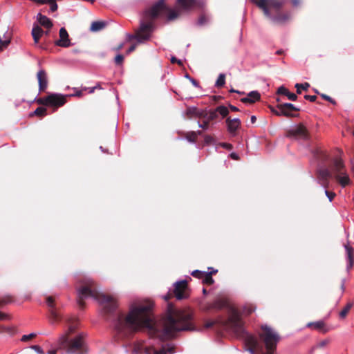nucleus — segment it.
Wrapping results in <instances>:
<instances>
[{"label":"nucleus","mask_w":354,"mask_h":354,"mask_svg":"<svg viewBox=\"0 0 354 354\" xmlns=\"http://www.w3.org/2000/svg\"><path fill=\"white\" fill-rule=\"evenodd\" d=\"M206 113H205L204 111L197 109L195 116L198 117V118H206Z\"/></svg>","instance_id":"79ce46f5"},{"label":"nucleus","mask_w":354,"mask_h":354,"mask_svg":"<svg viewBox=\"0 0 354 354\" xmlns=\"http://www.w3.org/2000/svg\"><path fill=\"white\" fill-rule=\"evenodd\" d=\"M178 5L181 8L188 10L199 4L197 0H177Z\"/></svg>","instance_id":"6ab92c4d"},{"label":"nucleus","mask_w":354,"mask_h":354,"mask_svg":"<svg viewBox=\"0 0 354 354\" xmlns=\"http://www.w3.org/2000/svg\"><path fill=\"white\" fill-rule=\"evenodd\" d=\"M290 134L297 138L305 139L307 137L306 129L302 124L294 127L290 131Z\"/></svg>","instance_id":"4468645a"},{"label":"nucleus","mask_w":354,"mask_h":354,"mask_svg":"<svg viewBox=\"0 0 354 354\" xmlns=\"http://www.w3.org/2000/svg\"><path fill=\"white\" fill-rule=\"evenodd\" d=\"M230 157L234 159V160H238L239 159V156L237 153H230Z\"/></svg>","instance_id":"5fc2aeb1"},{"label":"nucleus","mask_w":354,"mask_h":354,"mask_svg":"<svg viewBox=\"0 0 354 354\" xmlns=\"http://www.w3.org/2000/svg\"><path fill=\"white\" fill-rule=\"evenodd\" d=\"M123 59H124V56L121 54H118L115 56L114 61L117 65H120V64H122Z\"/></svg>","instance_id":"c9c22d12"},{"label":"nucleus","mask_w":354,"mask_h":354,"mask_svg":"<svg viewBox=\"0 0 354 354\" xmlns=\"http://www.w3.org/2000/svg\"><path fill=\"white\" fill-rule=\"evenodd\" d=\"M261 98V95L257 91H252L248 93L247 96L241 98V101L243 103H254L255 102L259 100Z\"/></svg>","instance_id":"a211bd4d"},{"label":"nucleus","mask_w":354,"mask_h":354,"mask_svg":"<svg viewBox=\"0 0 354 354\" xmlns=\"http://www.w3.org/2000/svg\"><path fill=\"white\" fill-rule=\"evenodd\" d=\"M222 147L227 149H231L232 148V145L229 143H223Z\"/></svg>","instance_id":"603ef678"},{"label":"nucleus","mask_w":354,"mask_h":354,"mask_svg":"<svg viewBox=\"0 0 354 354\" xmlns=\"http://www.w3.org/2000/svg\"><path fill=\"white\" fill-rule=\"evenodd\" d=\"M305 99L310 101V102H315L317 99V97L315 95H306L304 96Z\"/></svg>","instance_id":"49530a36"},{"label":"nucleus","mask_w":354,"mask_h":354,"mask_svg":"<svg viewBox=\"0 0 354 354\" xmlns=\"http://www.w3.org/2000/svg\"><path fill=\"white\" fill-rule=\"evenodd\" d=\"M212 111H216V114L219 113L223 118L227 116L229 113L228 108L225 106H219L215 110H212Z\"/></svg>","instance_id":"bb28decb"},{"label":"nucleus","mask_w":354,"mask_h":354,"mask_svg":"<svg viewBox=\"0 0 354 354\" xmlns=\"http://www.w3.org/2000/svg\"><path fill=\"white\" fill-rule=\"evenodd\" d=\"M254 1L263 11L264 15L267 17L272 19L275 23H282L289 18L287 15L272 17L269 10V8H272L275 10H279L285 3V0H254Z\"/></svg>","instance_id":"20e7f679"},{"label":"nucleus","mask_w":354,"mask_h":354,"mask_svg":"<svg viewBox=\"0 0 354 354\" xmlns=\"http://www.w3.org/2000/svg\"><path fill=\"white\" fill-rule=\"evenodd\" d=\"M104 27L105 23L102 21H93L91 24L90 29L91 31L96 32L103 29Z\"/></svg>","instance_id":"a878e982"},{"label":"nucleus","mask_w":354,"mask_h":354,"mask_svg":"<svg viewBox=\"0 0 354 354\" xmlns=\"http://www.w3.org/2000/svg\"><path fill=\"white\" fill-rule=\"evenodd\" d=\"M279 108L280 113H283V115L287 117L293 116L292 111H299V108L291 103L279 104Z\"/></svg>","instance_id":"ddd939ff"},{"label":"nucleus","mask_w":354,"mask_h":354,"mask_svg":"<svg viewBox=\"0 0 354 354\" xmlns=\"http://www.w3.org/2000/svg\"><path fill=\"white\" fill-rule=\"evenodd\" d=\"M207 21V19L205 16H201L197 21L198 25L203 26L204 25Z\"/></svg>","instance_id":"a19ab883"},{"label":"nucleus","mask_w":354,"mask_h":354,"mask_svg":"<svg viewBox=\"0 0 354 354\" xmlns=\"http://www.w3.org/2000/svg\"><path fill=\"white\" fill-rule=\"evenodd\" d=\"M55 44L64 48L68 47L71 45L68 34L64 28H60L59 39L55 41Z\"/></svg>","instance_id":"9d476101"},{"label":"nucleus","mask_w":354,"mask_h":354,"mask_svg":"<svg viewBox=\"0 0 354 354\" xmlns=\"http://www.w3.org/2000/svg\"><path fill=\"white\" fill-rule=\"evenodd\" d=\"M217 118L216 111H210L207 113H206V118H205V121L202 123L198 122V125L200 128H202L205 130H207L209 129V122L212 120H215Z\"/></svg>","instance_id":"f3484780"},{"label":"nucleus","mask_w":354,"mask_h":354,"mask_svg":"<svg viewBox=\"0 0 354 354\" xmlns=\"http://www.w3.org/2000/svg\"><path fill=\"white\" fill-rule=\"evenodd\" d=\"M179 12L176 10H170L168 14L167 19L169 21L174 20L178 17Z\"/></svg>","instance_id":"2f4dec72"},{"label":"nucleus","mask_w":354,"mask_h":354,"mask_svg":"<svg viewBox=\"0 0 354 354\" xmlns=\"http://www.w3.org/2000/svg\"><path fill=\"white\" fill-rule=\"evenodd\" d=\"M229 107H230V110L232 111H239V109L236 106H235L230 105Z\"/></svg>","instance_id":"e2e57ef3"},{"label":"nucleus","mask_w":354,"mask_h":354,"mask_svg":"<svg viewBox=\"0 0 354 354\" xmlns=\"http://www.w3.org/2000/svg\"><path fill=\"white\" fill-rule=\"evenodd\" d=\"M204 140H205V142L206 144H210L211 142H213L214 139L212 136H205V138H204Z\"/></svg>","instance_id":"a18cd8bd"},{"label":"nucleus","mask_w":354,"mask_h":354,"mask_svg":"<svg viewBox=\"0 0 354 354\" xmlns=\"http://www.w3.org/2000/svg\"><path fill=\"white\" fill-rule=\"evenodd\" d=\"M197 108L196 106H189L187 108L185 112L184 113L183 115L185 116V115H187L189 118H191L192 116H195L196 113V111H197Z\"/></svg>","instance_id":"cd10ccee"},{"label":"nucleus","mask_w":354,"mask_h":354,"mask_svg":"<svg viewBox=\"0 0 354 354\" xmlns=\"http://www.w3.org/2000/svg\"><path fill=\"white\" fill-rule=\"evenodd\" d=\"M344 248L346 250V256L348 259V265L347 269L349 270L353 264V249L348 244L344 245Z\"/></svg>","instance_id":"412c9836"},{"label":"nucleus","mask_w":354,"mask_h":354,"mask_svg":"<svg viewBox=\"0 0 354 354\" xmlns=\"http://www.w3.org/2000/svg\"><path fill=\"white\" fill-rule=\"evenodd\" d=\"M312 326H313L317 329H320L323 327L324 322H310L307 324L308 327H310Z\"/></svg>","instance_id":"f704fd0d"},{"label":"nucleus","mask_w":354,"mask_h":354,"mask_svg":"<svg viewBox=\"0 0 354 354\" xmlns=\"http://www.w3.org/2000/svg\"><path fill=\"white\" fill-rule=\"evenodd\" d=\"M142 350L145 351L146 354H166L167 352L173 353V348L169 345H167V347H162V348L158 350L154 348L153 345L148 346L140 344L138 346H136L134 351L138 353Z\"/></svg>","instance_id":"423d86ee"},{"label":"nucleus","mask_w":354,"mask_h":354,"mask_svg":"<svg viewBox=\"0 0 354 354\" xmlns=\"http://www.w3.org/2000/svg\"><path fill=\"white\" fill-rule=\"evenodd\" d=\"M48 96L46 97H41V98H39L37 100V102L40 104H43V105H46V106H48Z\"/></svg>","instance_id":"4c0bfd02"},{"label":"nucleus","mask_w":354,"mask_h":354,"mask_svg":"<svg viewBox=\"0 0 354 354\" xmlns=\"http://www.w3.org/2000/svg\"><path fill=\"white\" fill-rule=\"evenodd\" d=\"M174 294L178 300H181L186 297L185 290L187 288V281L181 280L174 283Z\"/></svg>","instance_id":"6e6552de"},{"label":"nucleus","mask_w":354,"mask_h":354,"mask_svg":"<svg viewBox=\"0 0 354 354\" xmlns=\"http://www.w3.org/2000/svg\"><path fill=\"white\" fill-rule=\"evenodd\" d=\"M225 83V75L223 73H221L215 83V86L217 87L223 86Z\"/></svg>","instance_id":"c756f323"},{"label":"nucleus","mask_w":354,"mask_h":354,"mask_svg":"<svg viewBox=\"0 0 354 354\" xmlns=\"http://www.w3.org/2000/svg\"><path fill=\"white\" fill-rule=\"evenodd\" d=\"M46 113V109L42 106L38 107L34 111L33 114L37 115H45Z\"/></svg>","instance_id":"473e14b6"},{"label":"nucleus","mask_w":354,"mask_h":354,"mask_svg":"<svg viewBox=\"0 0 354 354\" xmlns=\"http://www.w3.org/2000/svg\"><path fill=\"white\" fill-rule=\"evenodd\" d=\"M96 89V86H93V87H91V88H88V92L89 93H93L95 90Z\"/></svg>","instance_id":"0e129e2a"},{"label":"nucleus","mask_w":354,"mask_h":354,"mask_svg":"<svg viewBox=\"0 0 354 354\" xmlns=\"http://www.w3.org/2000/svg\"><path fill=\"white\" fill-rule=\"evenodd\" d=\"M202 279L207 283H212L213 282V280L211 281L210 279H206L205 277H203Z\"/></svg>","instance_id":"69168bd1"},{"label":"nucleus","mask_w":354,"mask_h":354,"mask_svg":"<svg viewBox=\"0 0 354 354\" xmlns=\"http://www.w3.org/2000/svg\"><path fill=\"white\" fill-rule=\"evenodd\" d=\"M37 78L40 91H44L48 86V77L44 70L41 69L37 72Z\"/></svg>","instance_id":"2eb2a0df"},{"label":"nucleus","mask_w":354,"mask_h":354,"mask_svg":"<svg viewBox=\"0 0 354 354\" xmlns=\"http://www.w3.org/2000/svg\"><path fill=\"white\" fill-rule=\"evenodd\" d=\"M68 95H64L59 93H52L48 95V106L59 107L64 105L66 103V97Z\"/></svg>","instance_id":"1a4fd4ad"},{"label":"nucleus","mask_w":354,"mask_h":354,"mask_svg":"<svg viewBox=\"0 0 354 354\" xmlns=\"http://www.w3.org/2000/svg\"><path fill=\"white\" fill-rule=\"evenodd\" d=\"M192 275L198 279H203V277H205L206 279H210L212 281V277L209 276V274H206L205 272L200 271L198 270H194L192 272Z\"/></svg>","instance_id":"393cba45"},{"label":"nucleus","mask_w":354,"mask_h":354,"mask_svg":"<svg viewBox=\"0 0 354 354\" xmlns=\"http://www.w3.org/2000/svg\"><path fill=\"white\" fill-rule=\"evenodd\" d=\"M31 348L33 349L37 354H44V352L39 346L34 345L31 346Z\"/></svg>","instance_id":"58836bf2"},{"label":"nucleus","mask_w":354,"mask_h":354,"mask_svg":"<svg viewBox=\"0 0 354 354\" xmlns=\"http://www.w3.org/2000/svg\"><path fill=\"white\" fill-rule=\"evenodd\" d=\"M75 329V326L73 325H71L67 332H66L64 334L62 335L58 340V343L60 346H64L68 341V334L71 333H73Z\"/></svg>","instance_id":"b1692460"},{"label":"nucleus","mask_w":354,"mask_h":354,"mask_svg":"<svg viewBox=\"0 0 354 354\" xmlns=\"http://www.w3.org/2000/svg\"><path fill=\"white\" fill-rule=\"evenodd\" d=\"M63 346L67 347L68 353L75 354L77 351L82 350L84 346L82 337L77 336L70 342L68 340Z\"/></svg>","instance_id":"0eeeda50"},{"label":"nucleus","mask_w":354,"mask_h":354,"mask_svg":"<svg viewBox=\"0 0 354 354\" xmlns=\"http://www.w3.org/2000/svg\"><path fill=\"white\" fill-rule=\"evenodd\" d=\"M46 3L50 4V10L51 12H55L57 10L58 6L55 0H49L48 1H46Z\"/></svg>","instance_id":"72a5a7b5"},{"label":"nucleus","mask_w":354,"mask_h":354,"mask_svg":"<svg viewBox=\"0 0 354 354\" xmlns=\"http://www.w3.org/2000/svg\"><path fill=\"white\" fill-rule=\"evenodd\" d=\"M81 286L77 289V302L83 306L84 300L92 298L101 306L103 313L112 315L110 321L116 333L121 337H127L132 333L146 328L153 338L163 342L174 337L176 333L183 330H192V312L189 309H176L168 304L167 315L162 321V330L156 328L152 313L153 303L150 301L135 302L130 306L129 313H115L118 307L115 299L96 290H92L93 280L89 277L80 279Z\"/></svg>","instance_id":"f257e3e1"},{"label":"nucleus","mask_w":354,"mask_h":354,"mask_svg":"<svg viewBox=\"0 0 354 354\" xmlns=\"http://www.w3.org/2000/svg\"><path fill=\"white\" fill-rule=\"evenodd\" d=\"M277 93L287 96L288 98L292 101H295L297 99V96L295 93H290L286 87L283 86L278 88Z\"/></svg>","instance_id":"4be33fe9"},{"label":"nucleus","mask_w":354,"mask_h":354,"mask_svg":"<svg viewBox=\"0 0 354 354\" xmlns=\"http://www.w3.org/2000/svg\"><path fill=\"white\" fill-rule=\"evenodd\" d=\"M318 178L319 183L322 184V185L326 188L328 185V179L332 176V172H330L327 168H321L318 169Z\"/></svg>","instance_id":"9b49d317"},{"label":"nucleus","mask_w":354,"mask_h":354,"mask_svg":"<svg viewBox=\"0 0 354 354\" xmlns=\"http://www.w3.org/2000/svg\"><path fill=\"white\" fill-rule=\"evenodd\" d=\"M294 6H297L300 3V0H292Z\"/></svg>","instance_id":"680f3d73"},{"label":"nucleus","mask_w":354,"mask_h":354,"mask_svg":"<svg viewBox=\"0 0 354 354\" xmlns=\"http://www.w3.org/2000/svg\"><path fill=\"white\" fill-rule=\"evenodd\" d=\"M37 20L41 26L45 28H50L53 26V23L50 19L46 16L41 15V13H38L37 15Z\"/></svg>","instance_id":"aec40b11"},{"label":"nucleus","mask_w":354,"mask_h":354,"mask_svg":"<svg viewBox=\"0 0 354 354\" xmlns=\"http://www.w3.org/2000/svg\"><path fill=\"white\" fill-rule=\"evenodd\" d=\"M43 33L44 30L38 25H34L31 34L35 44L39 42V39Z\"/></svg>","instance_id":"5701e85b"},{"label":"nucleus","mask_w":354,"mask_h":354,"mask_svg":"<svg viewBox=\"0 0 354 354\" xmlns=\"http://www.w3.org/2000/svg\"><path fill=\"white\" fill-rule=\"evenodd\" d=\"M136 44H133V45H131V46L129 48V49L127 50V54L128 55V54L131 53V52H133V51L136 49Z\"/></svg>","instance_id":"3c124183"},{"label":"nucleus","mask_w":354,"mask_h":354,"mask_svg":"<svg viewBox=\"0 0 354 354\" xmlns=\"http://www.w3.org/2000/svg\"><path fill=\"white\" fill-rule=\"evenodd\" d=\"M345 282H346L345 279H343L342 280V284H341V290H342V292H344L345 290Z\"/></svg>","instance_id":"864d4df0"},{"label":"nucleus","mask_w":354,"mask_h":354,"mask_svg":"<svg viewBox=\"0 0 354 354\" xmlns=\"http://www.w3.org/2000/svg\"><path fill=\"white\" fill-rule=\"evenodd\" d=\"M271 111L277 115H283V113H280L279 104L277 106L276 109H272Z\"/></svg>","instance_id":"c03bdc74"},{"label":"nucleus","mask_w":354,"mask_h":354,"mask_svg":"<svg viewBox=\"0 0 354 354\" xmlns=\"http://www.w3.org/2000/svg\"><path fill=\"white\" fill-rule=\"evenodd\" d=\"M196 137V133L192 131L189 133V135L187 137V139L189 142H194Z\"/></svg>","instance_id":"e433bc0d"},{"label":"nucleus","mask_w":354,"mask_h":354,"mask_svg":"<svg viewBox=\"0 0 354 354\" xmlns=\"http://www.w3.org/2000/svg\"><path fill=\"white\" fill-rule=\"evenodd\" d=\"M46 304L49 308L51 322L54 323L57 321L60 317L55 306L54 299L52 297H48L46 299Z\"/></svg>","instance_id":"f8f14e48"},{"label":"nucleus","mask_w":354,"mask_h":354,"mask_svg":"<svg viewBox=\"0 0 354 354\" xmlns=\"http://www.w3.org/2000/svg\"><path fill=\"white\" fill-rule=\"evenodd\" d=\"M310 86V84L307 82L304 83V84H295V87L297 88V93H301V90L300 89H303V90H307Z\"/></svg>","instance_id":"7c9ffc66"},{"label":"nucleus","mask_w":354,"mask_h":354,"mask_svg":"<svg viewBox=\"0 0 354 354\" xmlns=\"http://www.w3.org/2000/svg\"><path fill=\"white\" fill-rule=\"evenodd\" d=\"M352 306H353L352 302L348 303L346 304V306L340 311L339 317L342 319H344L346 316L348 312L350 310V309L351 308Z\"/></svg>","instance_id":"c85d7f7f"},{"label":"nucleus","mask_w":354,"mask_h":354,"mask_svg":"<svg viewBox=\"0 0 354 354\" xmlns=\"http://www.w3.org/2000/svg\"><path fill=\"white\" fill-rule=\"evenodd\" d=\"M227 324L228 327L236 335L242 336L244 338L245 344L248 347L246 348V351L251 354L263 351L262 346L260 345L258 339L254 336L245 332L240 314L234 308H232L230 310ZM261 328L263 332L260 335V337L265 344L267 351L266 354H274L273 351L279 340V335L267 325L262 326Z\"/></svg>","instance_id":"f03ea898"},{"label":"nucleus","mask_w":354,"mask_h":354,"mask_svg":"<svg viewBox=\"0 0 354 354\" xmlns=\"http://www.w3.org/2000/svg\"><path fill=\"white\" fill-rule=\"evenodd\" d=\"M226 124L230 133L235 135L236 130L240 127L241 120L239 118L231 119L228 118L226 119Z\"/></svg>","instance_id":"dca6fc26"},{"label":"nucleus","mask_w":354,"mask_h":354,"mask_svg":"<svg viewBox=\"0 0 354 354\" xmlns=\"http://www.w3.org/2000/svg\"><path fill=\"white\" fill-rule=\"evenodd\" d=\"M190 82L195 87H198V83L193 78H190Z\"/></svg>","instance_id":"6e6d98bb"},{"label":"nucleus","mask_w":354,"mask_h":354,"mask_svg":"<svg viewBox=\"0 0 354 354\" xmlns=\"http://www.w3.org/2000/svg\"><path fill=\"white\" fill-rule=\"evenodd\" d=\"M321 96L327 101H329L332 103H335L334 100L330 96L325 94H322Z\"/></svg>","instance_id":"8fccbe9b"},{"label":"nucleus","mask_w":354,"mask_h":354,"mask_svg":"<svg viewBox=\"0 0 354 354\" xmlns=\"http://www.w3.org/2000/svg\"><path fill=\"white\" fill-rule=\"evenodd\" d=\"M326 344H327L326 340L322 341L317 345V347H324Z\"/></svg>","instance_id":"4d7b16f0"},{"label":"nucleus","mask_w":354,"mask_h":354,"mask_svg":"<svg viewBox=\"0 0 354 354\" xmlns=\"http://www.w3.org/2000/svg\"><path fill=\"white\" fill-rule=\"evenodd\" d=\"M123 46H124V43H121L115 48H114V50L116 51H119L123 48Z\"/></svg>","instance_id":"13d9d810"},{"label":"nucleus","mask_w":354,"mask_h":354,"mask_svg":"<svg viewBox=\"0 0 354 354\" xmlns=\"http://www.w3.org/2000/svg\"><path fill=\"white\" fill-rule=\"evenodd\" d=\"M57 353V351L56 350H50V351H48L47 354H56Z\"/></svg>","instance_id":"774afa93"},{"label":"nucleus","mask_w":354,"mask_h":354,"mask_svg":"<svg viewBox=\"0 0 354 354\" xmlns=\"http://www.w3.org/2000/svg\"><path fill=\"white\" fill-rule=\"evenodd\" d=\"M170 297H171L170 294H167V295L163 296V299L166 301H168Z\"/></svg>","instance_id":"338daca9"},{"label":"nucleus","mask_w":354,"mask_h":354,"mask_svg":"<svg viewBox=\"0 0 354 354\" xmlns=\"http://www.w3.org/2000/svg\"><path fill=\"white\" fill-rule=\"evenodd\" d=\"M332 171L334 178L342 187L351 184V180L345 169L344 162L340 157L333 160Z\"/></svg>","instance_id":"39448f33"},{"label":"nucleus","mask_w":354,"mask_h":354,"mask_svg":"<svg viewBox=\"0 0 354 354\" xmlns=\"http://www.w3.org/2000/svg\"><path fill=\"white\" fill-rule=\"evenodd\" d=\"M164 0H159L150 9L144 12V20H141L140 28L136 30V40L138 43H144L148 41L153 30V24L149 19H153L159 14L166 10Z\"/></svg>","instance_id":"7ed1b4c3"},{"label":"nucleus","mask_w":354,"mask_h":354,"mask_svg":"<svg viewBox=\"0 0 354 354\" xmlns=\"http://www.w3.org/2000/svg\"><path fill=\"white\" fill-rule=\"evenodd\" d=\"M127 39L129 41L132 39H136V34L133 35H130V34H128L127 35Z\"/></svg>","instance_id":"bf43d9fd"},{"label":"nucleus","mask_w":354,"mask_h":354,"mask_svg":"<svg viewBox=\"0 0 354 354\" xmlns=\"http://www.w3.org/2000/svg\"><path fill=\"white\" fill-rule=\"evenodd\" d=\"M35 336H36V334L34 333H30L28 335H24L21 337V341H23V342L27 341V340L30 339V338L34 337Z\"/></svg>","instance_id":"ea45409f"},{"label":"nucleus","mask_w":354,"mask_h":354,"mask_svg":"<svg viewBox=\"0 0 354 354\" xmlns=\"http://www.w3.org/2000/svg\"><path fill=\"white\" fill-rule=\"evenodd\" d=\"M10 316L6 313L0 312V321L9 319Z\"/></svg>","instance_id":"de8ad7c7"},{"label":"nucleus","mask_w":354,"mask_h":354,"mask_svg":"<svg viewBox=\"0 0 354 354\" xmlns=\"http://www.w3.org/2000/svg\"><path fill=\"white\" fill-rule=\"evenodd\" d=\"M214 325V322H208L205 324V327L206 328H210L212 327V326Z\"/></svg>","instance_id":"052dcab7"},{"label":"nucleus","mask_w":354,"mask_h":354,"mask_svg":"<svg viewBox=\"0 0 354 354\" xmlns=\"http://www.w3.org/2000/svg\"><path fill=\"white\" fill-rule=\"evenodd\" d=\"M171 62L173 63V64L177 63L179 65H182L183 64L182 61L180 59H177L175 57H172L171 58Z\"/></svg>","instance_id":"09e8293b"},{"label":"nucleus","mask_w":354,"mask_h":354,"mask_svg":"<svg viewBox=\"0 0 354 354\" xmlns=\"http://www.w3.org/2000/svg\"><path fill=\"white\" fill-rule=\"evenodd\" d=\"M325 194L327 196V198H328L329 201H332V200L335 196V193L330 192L327 191L326 189L325 190Z\"/></svg>","instance_id":"37998d69"}]
</instances>
